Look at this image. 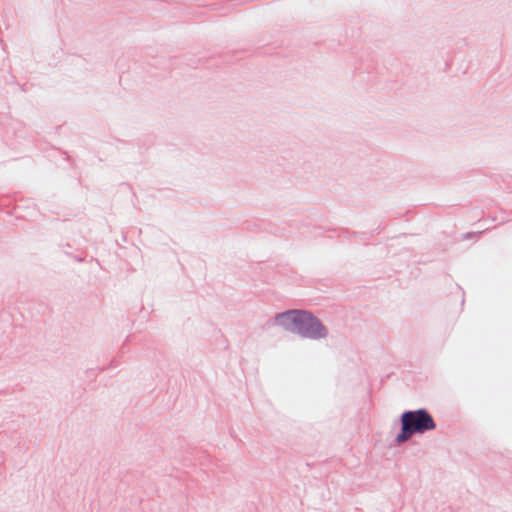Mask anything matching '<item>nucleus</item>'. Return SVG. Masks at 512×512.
<instances>
[{
	"mask_svg": "<svg viewBox=\"0 0 512 512\" xmlns=\"http://www.w3.org/2000/svg\"><path fill=\"white\" fill-rule=\"evenodd\" d=\"M271 322L304 339L320 340L328 336L327 327L308 310L291 309L277 313Z\"/></svg>",
	"mask_w": 512,
	"mask_h": 512,
	"instance_id": "nucleus-1",
	"label": "nucleus"
},
{
	"mask_svg": "<svg viewBox=\"0 0 512 512\" xmlns=\"http://www.w3.org/2000/svg\"><path fill=\"white\" fill-rule=\"evenodd\" d=\"M401 429L395 437V443L401 445L416 434H424L436 428V423L425 408L405 410L400 415Z\"/></svg>",
	"mask_w": 512,
	"mask_h": 512,
	"instance_id": "nucleus-2",
	"label": "nucleus"
}]
</instances>
